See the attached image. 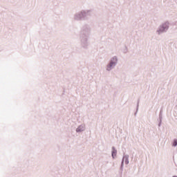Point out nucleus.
<instances>
[{"instance_id":"1","label":"nucleus","mask_w":177,"mask_h":177,"mask_svg":"<svg viewBox=\"0 0 177 177\" xmlns=\"http://www.w3.org/2000/svg\"><path fill=\"white\" fill-rule=\"evenodd\" d=\"M91 27L88 25H84L82 28L80 35V44L83 49H88V46H89V36L91 35Z\"/></svg>"},{"instance_id":"2","label":"nucleus","mask_w":177,"mask_h":177,"mask_svg":"<svg viewBox=\"0 0 177 177\" xmlns=\"http://www.w3.org/2000/svg\"><path fill=\"white\" fill-rule=\"evenodd\" d=\"M92 10H82L73 15V20L74 21H82V20H86L88 16H91Z\"/></svg>"},{"instance_id":"3","label":"nucleus","mask_w":177,"mask_h":177,"mask_svg":"<svg viewBox=\"0 0 177 177\" xmlns=\"http://www.w3.org/2000/svg\"><path fill=\"white\" fill-rule=\"evenodd\" d=\"M117 64H118V57L117 55H114L110 58L106 64L105 67L106 71L108 73L113 71V70L117 67Z\"/></svg>"},{"instance_id":"4","label":"nucleus","mask_w":177,"mask_h":177,"mask_svg":"<svg viewBox=\"0 0 177 177\" xmlns=\"http://www.w3.org/2000/svg\"><path fill=\"white\" fill-rule=\"evenodd\" d=\"M169 30V22L165 21L161 24L157 28L156 31V35H161L164 32H167Z\"/></svg>"},{"instance_id":"5","label":"nucleus","mask_w":177,"mask_h":177,"mask_svg":"<svg viewBox=\"0 0 177 177\" xmlns=\"http://www.w3.org/2000/svg\"><path fill=\"white\" fill-rule=\"evenodd\" d=\"M124 162L126 165H128L129 164V155L128 154H124L122 156L121 165H120V170L124 171Z\"/></svg>"},{"instance_id":"6","label":"nucleus","mask_w":177,"mask_h":177,"mask_svg":"<svg viewBox=\"0 0 177 177\" xmlns=\"http://www.w3.org/2000/svg\"><path fill=\"white\" fill-rule=\"evenodd\" d=\"M86 130V126L85 125V124H81L76 128L75 132L76 133H82V132H85Z\"/></svg>"},{"instance_id":"7","label":"nucleus","mask_w":177,"mask_h":177,"mask_svg":"<svg viewBox=\"0 0 177 177\" xmlns=\"http://www.w3.org/2000/svg\"><path fill=\"white\" fill-rule=\"evenodd\" d=\"M111 156L113 160L117 157V149L115 147H112Z\"/></svg>"},{"instance_id":"8","label":"nucleus","mask_w":177,"mask_h":177,"mask_svg":"<svg viewBox=\"0 0 177 177\" xmlns=\"http://www.w3.org/2000/svg\"><path fill=\"white\" fill-rule=\"evenodd\" d=\"M173 146H174V147H176V146H177V140H176V139L174 140Z\"/></svg>"},{"instance_id":"9","label":"nucleus","mask_w":177,"mask_h":177,"mask_svg":"<svg viewBox=\"0 0 177 177\" xmlns=\"http://www.w3.org/2000/svg\"><path fill=\"white\" fill-rule=\"evenodd\" d=\"M128 53V48L124 47V49L123 50V53Z\"/></svg>"},{"instance_id":"10","label":"nucleus","mask_w":177,"mask_h":177,"mask_svg":"<svg viewBox=\"0 0 177 177\" xmlns=\"http://www.w3.org/2000/svg\"><path fill=\"white\" fill-rule=\"evenodd\" d=\"M138 107H139V104H138V105H137V110H138Z\"/></svg>"},{"instance_id":"11","label":"nucleus","mask_w":177,"mask_h":177,"mask_svg":"<svg viewBox=\"0 0 177 177\" xmlns=\"http://www.w3.org/2000/svg\"><path fill=\"white\" fill-rule=\"evenodd\" d=\"M160 126H161V123L159 124V127H160Z\"/></svg>"}]
</instances>
